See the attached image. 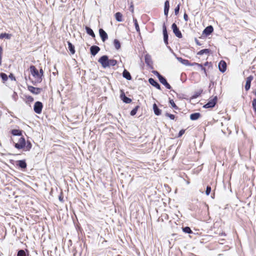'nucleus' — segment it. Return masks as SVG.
Returning a JSON list of instances; mask_svg holds the SVG:
<instances>
[{
  "instance_id": "1",
  "label": "nucleus",
  "mask_w": 256,
  "mask_h": 256,
  "mask_svg": "<svg viewBox=\"0 0 256 256\" xmlns=\"http://www.w3.org/2000/svg\"><path fill=\"white\" fill-rule=\"evenodd\" d=\"M32 75L34 78V84L36 83H40L42 81V78L39 74V72L34 66H30V67Z\"/></svg>"
},
{
  "instance_id": "2",
  "label": "nucleus",
  "mask_w": 256,
  "mask_h": 256,
  "mask_svg": "<svg viewBox=\"0 0 256 256\" xmlns=\"http://www.w3.org/2000/svg\"><path fill=\"white\" fill-rule=\"evenodd\" d=\"M14 144L15 148L18 150H20L24 148L26 146V141L24 136H22L20 138H18V142H14Z\"/></svg>"
},
{
  "instance_id": "3",
  "label": "nucleus",
  "mask_w": 256,
  "mask_h": 256,
  "mask_svg": "<svg viewBox=\"0 0 256 256\" xmlns=\"http://www.w3.org/2000/svg\"><path fill=\"white\" fill-rule=\"evenodd\" d=\"M108 57L106 55L102 56L98 60L103 68H106L108 67Z\"/></svg>"
},
{
  "instance_id": "4",
  "label": "nucleus",
  "mask_w": 256,
  "mask_h": 256,
  "mask_svg": "<svg viewBox=\"0 0 256 256\" xmlns=\"http://www.w3.org/2000/svg\"><path fill=\"white\" fill-rule=\"evenodd\" d=\"M42 108L43 104L42 102L38 101L34 103V110L36 114H40L42 113Z\"/></svg>"
},
{
  "instance_id": "5",
  "label": "nucleus",
  "mask_w": 256,
  "mask_h": 256,
  "mask_svg": "<svg viewBox=\"0 0 256 256\" xmlns=\"http://www.w3.org/2000/svg\"><path fill=\"white\" fill-rule=\"evenodd\" d=\"M217 99V96H215L212 99L209 100L207 104L204 105V108H214L216 103Z\"/></svg>"
},
{
  "instance_id": "6",
  "label": "nucleus",
  "mask_w": 256,
  "mask_h": 256,
  "mask_svg": "<svg viewBox=\"0 0 256 256\" xmlns=\"http://www.w3.org/2000/svg\"><path fill=\"white\" fill-rule=\"evenodd\" d=\"M172 29L173 32L174 34L178 38H182V36L180 32V31L179 30V28L177 26L176 24L175 23L172 24Z\"/></svg>"
},
{
  "instance_id": "7",
  "label": "nucleus",
  "mask_w": 256,
  "mask_h": 256,
  "mask_svg": "<svg viewBox=\"0 0 256 256\" xmlns=\"http://www.w3.org/2000/svg\"><path fill=\"white\" fill-rule=\"evenodd\" d=\"M28 88L29 91L35 94H40L42 90L41 88H36L30 86H28Z\"/></svg>"
},
{
  "instance_id": "8",
  "label": "nucleus",
  "mask_w": 256,
  "mask_h": 256,
  "mask_svg": "<svg viewBox=\"0 0 256 256\" xmlns=\"http://www.w3.org/2000/svg\"><path fill=\"white\" fill-rule=\"evenodd\" d=\"M99 34L103 42H104L108 38V34L102 28L99 30Z\"/></svg>"
},
{
  "instance_id": "9",
  "label": "nucleus",
  "mask_w": 256,
  "mask_h": 256,
  "mask_svg": "<svg viewBox=\"0 0 256 256\" xmlns=\"http://www.w3.org/2000/svg\"><path fill=\"white\" fill-rule=\"evenodd\" d=\"M253 78H254V77L252 76H248L246 78V83L245 86H244V88H245V90L246 91H248L250 90V84H251V82Z\"/></svg>"
},
{
  "instance_id": "10",
  "label": "nucleus",
  "mask_w": 256,
  "mask_h": 256,
  "mask_svg": "<svg viewBox=\"0 0 256 256\" xmlns=\"http://www.w3.org/2000/svg\"><path fill=\"white\" fill-rule=\"evenodd\" d=\"M218 68L220 72H224L226 69V64L224 60H220L218 64Z\"/></svg>"
},
{
  "instance_id": "11",
  "label": "nucleus",
  "mask_w": 256,
  "mask_h": 256,
  "mask_svg": "<svg viewBox=\"0 0 256 256\" xmlns=\"http://www.w3.org/2000/svg\"><path fill=\"white\" fill-rule=\"evenodd\" d=\"M100 50V48L96 46H92L90 48V54L94 56L96 55Z\"/></svg>"
},
{
  "instance_id": "12",
  "label": "nucleus",
  "mask_w": 256,
  "mask_h": 256,
  "mask_svg": "<svg viewBox=\"0 0 256 256\" xmlns=\"http://www.w3.org/2000/svg\"><path fill=\"white\" fill-rule=\"evenodd\" d=\"M174 56H175L176 58L178 60V62H180V63L183 64L184 66H190V63L189 61L187 60L183 59L181 57H178L176 56V55L175 54H174Z\"/></svg>"
},
{
  "instance_id": "13",
  "label": "nucleus",
  "mask_w": 256,
  "mask_h": 256,
  "mask_svg": "<svg viewBox=\"0 0 256 256\" xmlns=\"http://www.w3.org/2000/svg\"><path fill=\"white\" fill-rule=\"evenodd\" d=\"M120 97L121 98V100L123 101V102L126 104H130L132 102V100L130 98L126 96L124 92H122V94L120 95Z\"/></svg>"
},
{
  "instance_id": "14",
  "label": "nucleus",
  "mask_w": 256,
  "mask_h": 256,
  "mask_svg": "<svg viewBox=\"0 0 256 256\" xmlns=\"http://www.w3.org/2000/svg\"><path fill=\"white\" fill-rule=\"evenodd\" d=\"M214 30V28L212 26H208L206 27L203 31V34L206 36H208L211 34Z\"/></svg>"
},
{
  "instance_id": "15",
  "label": "nucleus",
  "mask_w": 256,
  "mask_h": 256,
  "mask_svg": "<svg viewBox=\"0 0 256 256\" xmlns=\"http://www.w3.org/2000/svg\"><path fill=\"white\" fill-rule=\"evenodd\" d=\"M145 62L150 68H152V60L151 56L147 54L144 56Z\"/></svg>"
},
{
  "instance_id": "16",
  "label": "nucleus",
  "mask_w": 256,
  "mask_h": 256,
  "mask_svg": "<svg viewBox=\"0 0 256 256\" xmlns=\"http://www.w3.org/2000/svg\"><path fill=\"white\" fill-rule=\"evenodd\" d=\"M161 84H163L167 89L170 90L172 87L168 82L161 75Z\"/></svg>"
},
{
  "instance_id": "17",
  "label": "nucleus",
  "mask_w": 256,
  "mask_h": 256,
  "mask_svg": "<svg viewBox=\"0 0 256 256\" xmlns=\"http://www.w3.org/2000/svg\"><path fill=\"white\" fill-rule=\"evenodd\" d=\"M16 165L22 169L26 168L27 164L25 160H20L16 162Z\"/></svg>"
},
{
  "instance_id": "18",
  "label": "nucleus",
  "mask_w": 256,
  "mask_h": 256,
  "mask_svg": "<svg viewBox=\"0 0 256 256\" xmlns=\"http://www.w3.org/2000/svg\"><path fill=\"white\" fill-rule=\"evenodd\" d=\"M149 83L152 86L160 90V85L152 78L148 79Z\"/></svg>"
},
{
  "instance_id": "19",
  "label": "nucleus",
  "mask_w": 256,
  "mask_h": 256,
  "mask_svg": "<svg viewBox=\"0 0 256 256\" xmlns=\"http://www.w3.org/2000/svg\"><path fill=\"white\" fill-rule=\"evenodd\" d=\"M22 130L18 129H13L11 130L10 133L14 136H22Z\"/></svg>"
},
{
  "instance_id": "20",
  "label": "nucleus",
  "mask_w": 256,
  "mask_h": 256,
  "mask_svg": "<svg viewBox=\"0 0 256 256\" xmlns=\"http://www.w3.org/2000/svg\"><path fill=\"white\" fill-rule=\"evenodd\" d=\"M122 76L127 80H131L132 78L130 73L126 69H124L122 72Z\"/></svg>"
},
{
  "instance_id": "21",
  "label": "nucleus",
  "mask_w": 256,
  "mask_h": 256,
  "mask_svg": "<svg viewBox=\"0 0 256 256\" xmlns=\"http://www.w3.org/2000/svg\"><path fill=\"white\" fill-rule=\"evenodd\" d=\"M200 116L201 115L200 113L195 112L190 115V118L192 120H198L200 117Z\"/></svg>"
},
{
  "instance_id": "22",
  "label": "nucleus",
  "mask_w": 256,
  "mask_h": 256,
  "mask_svg": "<svg viewBox=\"0 0 256 256\" xmlns=\"http://www.w3.org/2000/svg\"><path fill=\"white\" fill-rule=\"evenodd\" d=\"M169 8H170L169 1L167 0L164 2V14L166 16H167L168 14Z\"/></svg>"
},
{
  "instance_id": "23",
  "label": "nucleus",
  "mask_w": 256,
  "mask_h": 256,
  "mask_svg": "<svg viewBox=\"0 0 256 256\" xmlns=\"http://www.w3.org/2000/svg\"><path fill=\"white\" fill-rule=\"evenodd\" d=\"M85 29L86 30V33L88 34H89L90 36H92V38H94L95 37V34H94V31L92 30L91 28H90L88 26H86V28H85Z\"/></svg>"
},
{
  "instance_id": "24",
  "label": "nucleus",
  "mask_w": 256,
  "mask_h": 256,
  "mask_svg": "<svg viewBox=\"0 0 256 256\" xmlns=\"http://www.w3.org/2000/svg\"><path fill=\"white\" fill-rule=\"evenodd\" d=\"M68 48L71 54H74L75 53L74 46L70 42H68Z\"/></svg>"
},
{
  "instance_id": "25",
  "label": "nucleus",
  "mask_w": 256,
  "mask_h": 256,
  "mask_svg": "<svg viewBox=\"0 0 256 256\" xmlns=\"http://www.w3.org/2000/svg\"><path fill=\"white\" fill-rule=\"evenodd\" d=\"M12 35L11 34L7 33H2L0 34V39H3L4 38L10 40L11 38Z\"/></svg>"
},
{
  "instance_id": "26",
  "label": "nucleus",
  "mask_w": 256,
  "mask_h": 256,
  "mask_svg": "<svg viewBox=\"0 0 256 256\" xmlns=\"http://www.w3.org/2000/svg\"><path fill=\"white\" fill-rule=\"evenodd\" d=\"M114 46L116 50L120 48L121 44L120 41L117 39H114Z\"/></svg>"
},
{
  "instance_id": "27",
  "label": "nucleus",
  "mask_w": 256,
  "mask_h": 256,
  "mask_svg": "<svg viewBox=\"0 0 256 256\" xmlns=\"http://www.w3.org/2000/svg\"><path fill=\"white\" fill-rule=\"evenodd\" d=\"M32 144H31L29 140H27L26 142V146L24 148L25 151H30V150L32 148Z\"/></svg>"
},
{
  "instance_id": "28",
  "label": "nucleus",
  "mask_w": 256,
  "mask_h": 256,
  "mask_svg": "<svg viewBox=\"0 0 256 256\" xmlns=\"http://www.w3.org/2000/svg\"><path fill=\"white\" fill-rule=\"evenodd\" d=\"M122 14L120 12H117L115 14V18L116 20L118 22H121L122 21Z\"/></svg>"
},
{
  "instance_id": "29",
  "label": "nucleus",
  "mask_w": 256,
  "mask_h": 256,
  "mask_svg": "<svg viewBox=\"0 0 256 256\" xmlns=\"http://www.w3.org/2000/svg\"><path fill=\"white\" fill-rule=\"evenodd\" d=\"M153 110L155 114L157 116L160 115V110L158 108L156 104L155 103L153 104Z\"/></svg>"
},
{
  "instance_id": "30",
  "label": "nucleus",
  "mask_w": 256,
  "mask_h": 256,
  "mask_svg": "<svg viewBox=\"0 0 256 256\" xmlns=\"http://www.w3.org/2000/svg\"><path fill=\"white\" fill-rule=\"evenodd\" d=\"M210 50L209 49H207V48H206V49H203V50H200V51H199L198 53H197V54L198 55H202L204 54H208L210 52Z\"/></svg>"
},
{
  "instance_id": "31",
  "label": "nucleus",
  "mask_w": 256,
  "mask_h": 256,
  "mask_svg": "<svg viewBox=\"0 0 256 256\" xmlns=\"http://www.w3.org/2000/svg\"><path fill=\"white\" fill-rule=\"evenodd\" d=\"M117 60L114 59H110L108 60V67L110 66H114L117 64Z\"/></svg>"
},
{
  "instance_id": "32",
  "label": "nucleus",
  "mask_w": 256,
  "mask_h": 256,
  "mask_svg": "<svg viewBox=\"0 0 256 256\" xmlns=\"http://www.w3.org/2000/svg\"><path fill=\"white\" fill-rule=\"evenodd\" d=\"M133 21H134V26H135V28H136V31L138 32H140V30L139 26H138V21H137L136 19L135 18H133Z\"/></svg>"
},
{
  "instance_id": "33",
  "label": "nucleus",
  "mask_w": 256,
  "mask_h": 256,
  "mask_svg": "<svg viewBox=\"0 0 256 256\" xmlns=\"http://www.w3.org/2000/svg\"><path fill=\"white\" fill-rule=\"evenodd\" d=\"M138 108H139V106H136L134 108H133V109L131 110V112H130V115H131L132 116H134V115L136 114L137 111H138Z\"/></svg>"
},
{
  "instance_id": "34",
  "label": "nucleus",
  "mask_w": 256,
  "mask_h": 256,
  "mask_svg": "<svg viewBox=\"0 0 256 256\" xmlns=\"http://www.w3.org/2000/svg\"><path fill=\"white\" fill-rule=\"evenodd\" d=\"M169 102L170 104L172 107L175 110H178V106L175 104L174 101L172 100H170Z\"/></svg>"
},
{
  "instance_id": "35",
  "label": "nucleus",
  "mask_w": 256,
  "mask_h": 256,
  "mask_svg": "<svg viewBox=\"0 0 256 256\" xmlns=\"http://www.w3.org/2000/svg\"><path fill=\"white\" fill-rule=\"evenodd\" d=\"M182 230L185 233H187V234H191V233H192V230H191L190 228L188 227V226H186L184 228H182Z\"/></svg>"
},
{
  "instance_id": "36",
  "label": "nucleus",
  "mask_w": 256,
  "mask_h": 256,
  "mask_svg": "<svg viewBox=\"0 0 256 256\" xmlns=\"http://www.w3.org/2000/svg\"><path fill=\"white\" fill-rule=\"evenodd\" d=\"M17 256H26V253L23 250H20L18 251Z\"/></svg>"
},
{
  "instance_id": "37",
  "label": "nucleus",
  "mask_w": 256,
  "mask_h": 256,
  "mask_svg": "<svg viewBox=\"0 0 256 256\" xmlns=\"http://www.w3.org/2000/svg\"><path fill=\"white\" fill-rule=\"evenodd\" d=\"M0 76L4 81H6L8 80V76L5 73H0Z\"/></svg>"
},
{
  "instance_id": "38",
  "label": "nucleus",
  "mask_w": 256,
  "mask_h": 256,
  "mask_svg": "<svg viewBox=\"0 0 256 256\" xmlns=\"http://www.w3.org/2000/svg\"><path fill=\"white\" fill-rule=\"evenodd\" d=\"M165 115L166 116L169 118L170 120H174L175 118L174 115L172 114H170L166 112V113Z\"/></svg>"
},
{
  "instance_id": "39",
  "label": "nucleus",
  "mask_w": 256,
  "mask_h": 256,
  "mask_svg": "<svg viewBox=\"0 0 256 256\" xmlns=\"http://www.w3.org/2000/svg\"><path fill=\"white\" fill-rule=\"evenodd\" d=\"M164 41L166 45L168 44V34H164Z\"/></svg>"
},
{
  "instance_id": "40",
  "label": "nucleus",
  "mask_w": 256,
  "mask_h": 256,
  "mask_svg": "<svg viewBox=\"0 0 256 256\" xmlns=\"http://www.w3.org/2000/svg\"><path fill=\"white\" fill-rule=\"evenodd\" d=\"M252 106L254 112L256 111V99H254L252 101Z\"/></svg>"
},
{
  "instance_id": "41",
  "label": "nucleus",
  "mask_w": 256,
  "mask_h": 256,
  "mask_svg": "<svg viewBox=\"0 0 256 256\" xmlns=\"http://www.w3.org/2000/svg\"><path fill=\"white\" fill-rule=\"evenodd\" d=\"M211 192V187L210 186H207L206 189V194L208 196L210 194Z\"/></svg>"
},
{
  "instance_id": "42",
  "label": "nucleus",
  "mask_w": 256,
  "mask_h": 256,
  "mask_svg": "<svg viewBox=\"0 0 256 256\" xmlns=\"http://www.w3.org/2000/svg\"><path fill=\"white\" fill-rule=\"evenodd\" d=\"M180 4H179L174 8V13H175L176 15H177L178 14L179 10H180Z\"/></svg>"
},
{
  "instance_id": "43",
  "label": "nucleus",
  "mask_w": 256,
  "mask_h": 256,
  "mask_svg": "<svg viewBox=\"0 0 256 256\" xmlns=\"http://www.w3.org/2000/svg\"><path fill=\"white\" fill-rule=\"evenodd\" d=\"M27 100L30 102H32L34 100V98L30 96H26Z\"/></svg>"
},
{
  "instance_id": "44",
  "label": "nucleus",
  "mask_w": 256,
  "mask_h": 256,
  "mask_svg": "<svg viewBox=\"0 0 256 256\" xmlns=\"http://www.w3.org/2000/svg\"><path fill=\"white\" fill-rule=\"evenodd\" d=\"M162 30H163V34H168L166 28L164 24L162 26Z\"/></svg>"
},
{
  "instance_id": "45",
  "label": "nucleus",
  "mask_w": 256,
  "mask_h": 256,
  "mask_svg": "<svg viewBox=\"0 0 256 256\" xmlns=\"http://www.w3.org/2000/svg\"><path fill=\"white\" fill-rule=\"evenodd\" d=\"M185 130H180L178 134V137H180L184 133Z\"/></svg>"
},
{
  "instance_id": "46",
  "label": "nucleus",
  "mask_w": 256,
  "mask_h": 256,
  "mask_svg": "<svg viewBox=\"0 0 256 256\" xmlns=\"http://www.w3.org/2000/svg\"><path fill=\"white\" fill-rule=\"evenodd\" d=\"M58 199H59L60 201L61 202H64V197L62 194L60 196H59Z\"/></svg>"
},
{
  "instance_id": "47",
  "label": "nucleus",
  "mask_w": 256,
  "mask_h": 256,
  "mask_svg": "<svg viewBox=\"0 0 256 256\" xmlns=\"http://www.w3.org/2000/svg\"><path fill=\"white\" fill-rule=\"evenodd\" d=\"M184 18L185 20V21H186V22L188 21V16L186 13H184Z\"/></svg>"
},
{
  "instance_id": "48",
  "label": "nucleus",
  "mask_w": 256,
  "mask_h": 256,
  "mask_svg": "<svg viewBox=\"0 0 256 256\" xmlns=\"http://www.w3.org/2000/svg\"><path fill=\"white\" fill-rule=\"evenodd\" d=\"M39 74H40V76L42 78V76H43V74H44V71H43L42 68L40 69V72H39Z\"/></svg>"
},
{
  "instance_id": "49",
  "label": "nucleus",
  "mask_w": 256,
  "mask_h": 256,
  "mask_svg": "<svg viewBox=\"0 0 256 256\" xmlns=\"http://www.w3.org/2000/svg\"><path fill=\"white\" fill-rule=\"evenodd\" d=\"M9 77L12 80H16V78H15V77L14 76V75L12 74H10V76H9Z\"/></svg>"
},
{
  "instance_id": "50",
  "label": "nucleus",
  "mask_w": 256,
  "mask_h": 256,
  "mask_svg": "<svg viewBox=\"0 0 256 256\" xmlns=\"http://www.w3.org/2000/svg\"><path fill=\"white\" fill-rule=\"evenodd\" d=\"M195 41H196V44H198V46H200L201 44H200V42H199V41L196 38Z\"/></svg>"
},
{
  "instance_id": "51",
  "label": "nucleus",
  "mask_w": 256,
  "mask_h": 256,
  "mask_svg": "<svg viewBox=\"0 0 256 256\" xmlns=\"http://www.w3.org/2000/svg\"><path fill=\"white\" fill-rule=\"evenodd\" d=\"M2 54V48L1 46H0V55Z\"/></svg>"
},
{
  "instance_id": "52",
  "label": "nucleus",
  "mask_w": 256,
  "mask_h": 256,
  "mask_svg": "<svg viewBox=\"0 0 256 256\" xmlns=\"http://www.w3.org/2000/svg\"><path fill=\"white\" fill-rule=\"evenodd\" d=\"M195 64L198 65L199 67H200L201 68L203 67L202 65V64H199L198 63H194Z\"/></svg>"
},
{
  "instance_id": "53",
  "label": "nucleus",
  "mask_w": 256,
  "mask_h": 256,
  "mask_svg": "<svg viewBox=\"0 0 256 256\" xmlns=\"http://www.w3.org/2000/svg\"><path fill=\"white\" fill-rule=\"evenodd\" d=\"M130 10L132 12H134V6L132 5H131L130 7Z\"/></svg>"
},
{
  "instance_id": "54",
  "label": "nucleus",
  "mask_w": 256,
  "mask_h": 256,
  "mask_svg": "<svg viewBox=\"0 0 256 256\" xmlns=\"http://www.w3.org/2000/svg\"><path fill=\"white\" fill-rule=\"evenodd\" d=\"M202 70L205 73H206V70L204 67H202Z\"/></svg>"
},
{
  "instance_id": "55",
  "label": "nucleus",
  "mask_w": 256,
  "mask_h": 256,
  "mask_svg": "<svg viewBox=\"0 0 256 256\" xmlns=\"http://www.w3.org/2000/svg\"><path fill=\"white\" fill-rule=\"evenodd\" d=\"M154 73L155 74L156 76L158 74L160 73L157 71H154Z\"/></svg>"
},
{
  "instance_id": "56",
  "label": "nucleus",
  "mask_w": 256,
  "mask_h": 256,
  "mask_svg": "<svg viewBox=\"0 0 256 256\" xmlns=\"http://www.w3.org/2000/svg\"><path fill=\"white\" fill-rule=\"evenodd\" d=\"M157 77L158 78V80H160V74H158L157 75Z\"/></svg>"
},
{
  "instance_id": "57",
  "label": "nucleus",
  "mask_w": 256,
  "mask_h": 256,
  "mask_svg": "<svg viewBox=\"0 0 256 256\" xmlns=\"http://www.w3.org/2000/svg\"><path fill=\"white\" fill-rule=\"evenodd\" d=\"M2 55H0V62H2Z\"/></svg>"
},
{
  "instance_id": "58",
  "label": "nucleus",
  "mask_w": 256,
  "mask_h": 256,
  "mask_svg": "<svg viewBox=\"0 0 256 256\" xmlns=\"http://www.w3.org/2000/svg\"><path fill=\"white\" fill-rule=\"evenodd\" d=\"M168 188L167 189V190H168V191H170V187H168Z\"/></svg>"
},
{
  "instance_id": "59",
  "label": "nucleus",
  "mask_w": 256,
  "mask_h": 256,
  "mask_svg": "<svg viewBox=\"0 0 256 256\" xmlns=\"http://www.w3.org/2000/svg\"><path fill=\"white\" fill-rule=\"evenodd\" d=\"M208 64V62H206L205 64H204V66H207Z\"/></svg>"
},
{
  "instance_id": "60",
  "label": "nucleus",
  "mask_w": 256,
  "mask_h": 256,
  "mask_svg": "<svg viewBox=\"0 0 256 256\" xmlns=\"http://www.w3.org/2000/svg\"><path fill=\"white\" fill-rule=\"evenodd\" d=\"M222 236H226V234H225L224 233H222Z\"/></svg>"
},
{
  "instance_id": "61",
  "label": "nucleus",
  "mask_w": 256,
  "mask_h": 256,
  "mask_svg": "<svg viewBox=\"0 0 256 256\" xmlns=\"http://www.w3.org/2000/svg\"><path fill=\"white\" fill-rule=\"evenodd\" d=\"M2 64V62H0V66H1Z\"/></svg>"
},
{
  "instance_id": "62",
  "label": "nucleus",
  "mask_w": 256,
  "mask_h": 256,
  "mask_svg": "<svg viewBox=\"0 0 256 256\" xmlns=\"http://www.w3.org/2000/svg\"><path fill=\"white\" fill-rule=\"evenodd\" d=\"M255 112H256V111Z\"/></svg>"
}]
</instances>
